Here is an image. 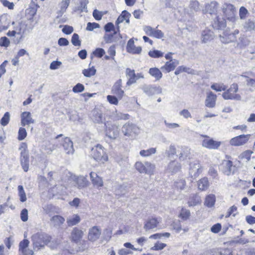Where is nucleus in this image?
<instances>
[{
    "mask_svg": "<svg viewBox=\"0 0 255 255\" xmlns=\"http://www.w3.org/2000/svg\"><path fill=\"white\" fill-rule=\"evenodd\" d=\"M130 14L125 10H123L120 15L118 17L116 21V27L112 22H108L104 26V30L106 32H113L112 34H108L105 36V40L106 43H111L113 42L114 35L120 33L119 24L126 20L127 23L129 22V17Z\"/></svg>",
    "mask_w": 255,
    "mask_h": 255,
    "instance_id": "nucleus-1",
    "label": "nucleus"
},
{
    "mask_svg": "<svg viewBox=\"0 0 255 255\" xmlns=\"http://www.w3.org/2000/svg\"><path fill=\"white\" fill-rule=\"evenodd\" d=\"M111 93L107 96V101L111 105L117 106L119 100H122L125 95L123 89V81L121 79L117 80L111 88Z\"/></svg>",
    "mask_w": 255,
    "mask_h": 255,
    "instance_id": "nucleus-2",
    "label": "nucleus"
},
{
    "mask_svg": "<svg viewBox=\"0 0 255 255\" xmlns=\"http://www.w3.org/2000/svg\"><path fill=\"white\" fill-rule=\"evenodd\" d=\"M91 155L100 163H104L108 160V156L105 149L100 144H98L91 150Z\"/></svg>",
    "mask_w": 255,
    "mask_h": 255,
    "instance_id": "nucleus-3",
    "label": "nucleus"
},
{
    "mask_svg": "<svg viewBox=\"0 0 255 255\" xmlns=\"http://www.w3.org/2000/svg\"><path fill=\"white\" fill-rule=\"evenodd\" d=\"M239 86L237 83L231 85L229 88L226 89L222 94V97L225 100H240L241 96L238 93Z\"/></svg>",
    "mask_w": 255,
    "mask_h": 255,
    "instance_id": "nucleus-4",
    "label": "nucleus"
},
{
    "mask_svg": "<svg viewBox=\"0 0 255 255\" xmlns=\"http://www.w3.org/2000/svg\"><path fill=\"white\" fill-rule=\"evenodd\" d=\"M135 169L141 173L152 174L155 169V165L149 162L146 161L143 163L141 161H137L134 164Z\"/></svg>",
    "mask_w": 255,
    "mask_h": 255,
    "instance_id": "nucleus-5",
    "label": "nucleus"
},
{
    "mask_svg": "<svg viewBox=\"0 0 255 255\" xmlns=\"http://www.w3.org/2000/svg\"><path fill=\"white\" fill-rule=\"evenodd\" d=\"M200 136L203 138L201 144L204 147L210 149H217L221 145V141L215 140L207 135L201 134Z\"/></svg>",
    "mask_w": 255,
    "mask_h": 255,
    "instance_id": "nucleus-6",
    "label": "nucleus"
},
{
    "mask_svg": "<svg viewBox=\"0 0 255 255\" xmlns=\"http://www.w3.org/2000/svg\"><path fill=\"white\" fill-rule=\"evenodd\" d=\"M138 128L134 124L129 123L124 125L122 128V133L125 136L132 137L137 134Z\"/></svg>",
    "mask_w": 255,
    "mask_h": 255,
    "instance_id": "nucleus-7",
    "label": "nucleus"
},
{
    "mask_svg": "<svg viewBox=\"0 0 255 255\" xmlns=\"http://www.w3.org/2000/svg\"><path fill=\"white\" fill-rule=\"evenodd\" d=\"M251 134H241L231 139L230 143L234 146H241L247 143L250 138Z\"/></svg>",
    "mask_w": 255,
    "mask_h": 255,
    "instance_id": "nucleus-8",
    "label": "nucleus"
},
{
    "mask_svg": "<svg viewBox=\"0 0 255 255\" xmlns=\"http://www.w3.org/2000/svg\"><path fill=\"white\" fill-rule=\"evenodd\" d=\"M105 133L110 139H116L119 135L118 126L115 124H108L105 128Z\"/></svg>",
    "mask_w": 255,
    "mask_h": 255,
    "instance_id": "nucleus-9",
    "label": "nucleus"
},
{
    "mask_svg": "<svg viewBox=\"0 0 255 255\" xmlns=\"http://www.w3.org/2000/svg\"><path fill=\"white\" fill-rule=\"evenodd\" d=\"M222 11L225 17L229 20L234 19L236 13V8L235 6L231 4L226 3L222 7Z\"/></svg>",
    "mask_w": 255,
    "mask_h": 255,
    "instance_id": "nucleus-10",
    "label": "nucleus"
},
{
    "mask_svg": "<svg viewBox=\"0 0 255 255\" xmlns=\"http://www.w3.org/2000/svg\"><path fill=\"white\" fill-rule=\"evenodd\" d=\"M101 235V230L98 226H95L91 228L88 232V239L91 242H95L99 239Z\"/></svg>",
    "mask_w": 255,
    "mask_h": 255,
    "instance_id": "nucleus-11",
    "label": "nucleus"
},
{
    "mask_svg": "<svg viewBox=\"0 0 255 255\" xmlns=\"http://www.w3.org/2000/svg\"><path fill=\"white\" fill-rule=\"evenodd\" d=\"M219 4L216 1H212L205 5L204 9L203 10L204 14L209 13L210 15H215L217 13Z\"/></svg>",
    "mask_w": 255,
    "mask_h": 255,
    "instance_id": "nucleus-12",
    "label": "nucleus"
},
{
    "mask_svg": "<svg viewBox=\"0 0 255 255\" xmlns=\"http://www.w3.org/2000/svg\"><path fill=\"white\" fill-rule=\"evenodd\" d=\"M126 50L127 52L132 54H139L142 51L141 46L136 47L133 38H130L127 43Z\"/></svg>",
    "mask_w": 255,
    "mask_h": 255,
    "instance_id": "nucleus-13",
    "label": "nucleus"
},
{
    "mask_svg": "<svg viewBox=\"0 0 255 255\" xmlns=\"http://www.w3.org/2000/svg\"><path fill=\"white\" fill-rule=\"evenodd\" d=\"M179 64L177 60H170L165 62V64L161 67V69L166 73H169L173 71Z\"/></svg>",
    "mask_w": 255,
    "mask_h": 255,
    "instance_id": "nucleus-14",
    "label": "nucleus"
},
{
    "mask_svg": "<svg viewBox=\"0 0 255 255\" xmlns=\"http://www.w3.org/2000/svg\"><path fill=\"white\" fill-rule=\"evenodd\" d=\"M160 219L155 217L149 218L144 223V229L145 230H149L157 228L159 224Z\"/></svg>",
    "mask_w": 255,
    "mask_h": 255,
    "instance_id": "nucleus-15",
    "label": "nucleus"
},
{
    "mask_svg": "<svg viewBox=\"0 0 255 255\" xmlns=\"http://www.w3.org/2000/svg\"><path fill=\"white\" fill-rule=\"evenodd\" d=\"M83 234V232L81 229L75 227L71 232V240L72 242L77 243L81 240Z\"/></svg>",
    "mask_w": 255,
    "mask_h": 255,
    "instance_id": "nucleus-16",
    "label": "nucleus"
},
{
    "mask_svg": "<svg viewBox=\"0 0 255 255\" xmlns=\"http://www.w3.org/2000/svg\"><path fill=\"white\" fill-rule=\"evenodd\" d=\"M217 95L212 92H209L207 94L205 100V106L208 108H214L216 105Z\"/></svg>",
    "mask_w": 255,
    "mask_h": 255,
    "instance_id": "nucleus-17",
    "label": "nucleus"
},
{
    "mask_svg": "<svg viewBox=\"0 0 255 255\" xmlns=\"http://www.w3.org/2000/svg\"><path fill=\"white\" fill-rule=\"evenodd\" d=\"M34 120L32 119L29 112H24L21 115V124L22 126L33 124Z\"/></svg>",
    "mask_w": 255,
    "mask_h": 255,
    "instance_id": "nucleus-18",
    "label": "nucleus"
},
{
    "mask_svg": "<svg viewBox=\"0 0 255 255\" xmlns=\"http://www.w3.org/2000/svg\"><path fill=\"white\" fill-rule=\"evenodd\" d=\"M20 163L22 169L25 172H27L29 169V155L28 153L23 152L20 155Z\"/></svg>",
    "mask_w": 255,
    "mask_h": 255,
    "instance_id": "nucleus-19",
    "label": "nucleus"
},
{
    "mask_svg": "<svg viewBox=\"0 0 255 255\" xmlns=\"http://www.w3.org/2000/svg\"><path fill=\"white\" fill-rule=\"evenodd\" d=\"M197 184L198 190L201 191L207 190L210 186L209 181L206 177H202L199 179L197 181Z\"/></svg>",
    "mask_w": 255,
    "mask_h": 255,
    "instance_id": "nucleus-20",
    "label": "nucleus"
},
{
    "mask_svg": "<svg viewBox=\"0 0 255 255\" xmlns=\"http://www.w3.org/2000/svg\"><path fill=\"white\" fill-rule=\"evenodd\" d=\"M90 175L92 182L95 186L99 188L103 186V182L102 178L99 177L96 173L91 172Z\"/></svg>",
    "mask_w": 255,
    "mask_h": 255,
    "instance_id": "nucleus-21",
    "label": "nucleus"
},
{
    "mask_svg": "<svg viewBox=\"0 0 255 255\" xmlns=\"http://www.w3.org/2000/svg\"><path fill=\"white\" fill-rule=\"evenodd\" d=\"M62 146L67 153H70L73 151V143L70 138L65 137L62 143Z\"/></svg>",
    "mask_w": 255,
    "mask_h": 255,
    "instance_id": "nucleus-22",
    "label": "nucleus"
},
{
    "mask_svg": "<svg viewBox=\"0 0 255 255\" xmlns=\"http://www.w3.org/2000/svg\"><path fill=\"white\" fill-rule=\"evenodd\" d=\"M71 0H62L59 3V10L57 12L58 16H61L63 14L66 12L68 7L69 5Z\"/></svg>",
    "mask_w": 255,
    "mask_h": 255,
    "instance_id": "nucleus-23",
    "label": "nucleus"
},
{
    "mask_svg": "<svg viewBox=\"0 0 255 255\" xmlns=\"http://www.w3.org/2000/svg\"><path fill=\"white\" fill-rule=\"evenodd\" d=\"M127 75L129 77V79L127 82V86H130L133 83H134L136 80V76L135 74L134 70H131L129 68L126 69Z\"/></svg>",
    "mask_w": 255,
    "mask_h": 255,
    "instance_id": "nucleus-24",
    "label": "nucleus"
},
{
    "mask_svg": "<svg viewBox=\"0 0 255 255\" xmlns=\"http://www.w3.org/2000/svg\"><path fill=\"white\" fill-rule=\"evenodd\" d=\"M148 73L156 81L159 80L162 77V72L159 69L156 67L150 68L149 69Z\"/></svg>",
    "mask_w": 255,
    "mask_h": 255,
    "instance_id": "nucleus-25",
    "label": "nucleus"
},
{
    "mask_svg": "<svg viewBox=\"0 0 255 255\" xmlns=\"http://www.w3.org/2000/svg\"><path fill=\"white\" fill-rule=\"evenodd\" d=\"M213 32L209 29H206L202 32V42L206 43L213 39Z\"/></svg>",
    "mask_w": 255,
    "mask_h": 255,
    "instance_id": "nucleus-26",
    "label": "nucleus"
},
{
    "mask_svg": "<svg viewBox=\"0 0 255 255\" xmlns=\"http://www.w3.org/2000/svg\"><path fill=\"white\" fill-rule=\"evenodd\" d=\"M213 27L216 29H221L225 28L226 26V21L225 19L220 20L219 16H216L213 23H212Z\"/></svg>",
    "mask_w": 255,
    "mask_h": 255,
    "instance_id": "nucleus-27",
    "label": "nucleus"
},
{
    "mask_svg": "<svg viewBox=\"0 0 255 255\" xmlns=\"http://www.w3.org/2000/svg\"><path fill=\"white\" fill-rule=\"evenodd\" d=\"M216 202V196L214 194H210L207 195L205 199L204 205L208 207H212Z\"/></svg>",
    "mask_w": 255,
    "mask_h": 255,
    "instance_id": "nucleus-28",
    "label": "nucleus"
},
{
    "mask_svg": "<svg viewBox=\"0 0 255 255\" xmlns=\"http://www.w3.org/2000/svg\"><path fill=\"white\" fill-rule=\"evenodd\" d=\"M191 216V213L189 210L182 207L178 215V217L183 221L189 220Z\"/></svg>",
    "mask_w": 255,
    "mask_h": 255,
    "instance_id": "nucleus-29",
    "label": "nucleus"
},
{
    "mask_svg": "<svg viewBox=\"0 0 255 255\" xmlns=\"http://www.w3.org/2000/svg\"><path fill=\"white\" fill-rule=\"evenodd\" d=\"M174 188L178 191H180L185 189L186 186V183L185 179H178L174 183Z\"/></svg>",
    "mask_w": 255,
    "mask_h": 255,
    "instance_id": "nucleus-30",
    "label": "nucleus"
},
{
    "mask_svg": "<svg viewBox=\"0 0 255 255\" xmlns=\"http://www.w3.org/2000/svg\"><path fill=\"white\" fill-rule=\"evenodd\" d=\"M80 221V217L77 214H74L67 220V223L68 226L72 227L78 224Z\"/></svg>",
    "mask_w": 255,
    "mask_h": 255,
    "instance_id": "nucleus-31",
    "label": "nucleus"
},
{
    "mask_svg": "<svg viewBox=\"0 0 255 255\" xmlns=\"http://www.w3.org/2000/svg\"><path fill=\"white\" fill-rule=\"evenodd\" d=\"M156 152V147H151L147 149H142L139 152V154L142 157H148L155 154Z\"/></svg>",
    "mask_w": 255,
    "mask_h": 255,
    "instance_id": "nucleus-32",
    "label": "nucleus"
},
{
    "mask_svg": "<svg viewBox=\"0 0 255 255\" xmlns=\"http://www.w3.org/2000/svg\"><path fill=\"white\" fill-rule=\"evenodd\" d=\"M108 53L109 55H105L104 59L107 60L110 59L114 60L116 53L115 45H113L111 46L108 49Z\"/></svg>",
    "mask_w": 255,
    "mask_h": 255,
    "instance_id": "nucleus-33",
    "label": "nucleus"
},
{
    "mask_svg": "<svg viewBox=\"0 0 255 255\" xmlns=\"http://www.w3.org/2000/svg\"><path fill=\"white\" fill-rule=\"evenodd\" d=\"M51 221L53 222L55 225L61 226L65 220L64 218L60 215H55L51 218Z\"/></svg>",
    "mask_w": 255,
    "mask_h": 255,
    "instance_id": "nucleus-34",
    "label": "nucleus"
},
{
    "mask_svg": "<svg viewBox=\"0 0 255 255\" xmlns=\"http://www.w3.org/2000/svg\"><path fill=\"white\" fill-rule=\"evenodd\" d=\"M225 163L226 170L225 172L227 175H230L231 173H234V172L232 171V167H235V166L233 165V162L231 160H224L223 162Z\"/></svg>",
    "mask_w": 255,
    "mask_h": 255,
    "instance_id": "nucleus-35",
    "label": "nucleus"
},
{
    "mask_svg": "<svg viewBox=\"0 0 255 255\" xmlns=\"http://www.w3.org/2000/svg\"><path fill=\"white\" fill-rule=\"evenodd\" d=\"M201 202L200 200L195 195L190 196L188 201V205L189 207L195 206Z\"/></svg>",
    "mask_w": 255,
    "mask_h": 255,
    "instance_id": "nucleus-36",
    "label": "nucleus"
},
{
    "mask_svg": "<svg viewBox=\"0 0 255 255\" xmlns=\"http://www.w3.org/2000/svg\"><path fill=\"white\" fill-rule=\"evenodd\" d=\"M211 88L216 92L224 91L227 89L226 86L223 83H214Z\"/></svg>",
    "mask_w": 255,
    "mask_h": 255,
    "instance_id": "nucleus-37",
    "label": "nucleus"
},
{
    "mask_svg": "<svg viewBox=\"0 0 255 255\" xmlns=\"http://www.w3.org/2000/svg\"><path fill=\"white\" fill-rule=\"evenodd\" d=\"M96 70L94 66L88 69H85L83 70L82 73L83 75L87 77H90L96 74Z\"/></svg>",
    "mask_w": 255,
    "mask_h": 255,
    "instance_id": "nucleus-38",
    "label": "nucleus"
},
{
    "mask_svg": "<svg viewBox=\"0 0 255 255\" xmlns=\"http://www.w3.org/2000/svg\"><path fill=\"white\" fill-rule=\"evenodd\" d=\"M78 188L86 187L88 185V181L84 177H78L76 179Z\"/></svg>",
    "mask_w": 255,
    "mask_h": 255,
    "instance_id": "nucleus-39",
    "label": "nucleus"
},
{
    "mask_svg": "<svg viewBox=\"0 0 255 255\" xmlns=\"http://www.w3.org/2000/svg\"><path fill=\"white\" fill-rule=\"evenodd\" d=\"M10 121V114L7 112L4 113V115L0 120V124L2 126H7Z\"/></svg>",
    "mask_w": 255,
    "mask_h": 255,
    "instance_id": "nucleus-40",
    "label": "nucleus"
},
{
    "mask_svg": "<svg viewBox=\"0 0 255 255\" xmlns=\"http://www.w3.org/2000/svg\"><path fill=\"white\" fill-rule=\"evenodd\" d=\"M148 55L153 58H158L163 57V53L158 50H153L148 52Z\"/></svg>",
    "mask_w": 255,
    "mask_h": 255,
    "instance_id": "nucleus-41",
    "label": "nucleus"
},
{
    "mask_svg": "<svg viewBox=\"0 0 255 255\" xmlns=\"http://www.w3.org/2000/svg\"><path fill=\"white\" fill-rule=\"evenodd\" d=\"M166 156L169 158L172 157L173 156L176 154V148L175 145H171L169 149L167 150L165 152Z\"/></svg>",
    "mask_w": 255,
    "mask_h": 255,
    "instance_id": "nucleus-42",
    "label": "nucleus"
},
{
    "mask_svg": "<svg viewBox=\"0 0 255 255\" xmlns=\"http://www.w3.org/2000/svg\"><path fill=\"white\" fill-rule=\"evenodd\" d=\"M18 190L20 201L22 202H25L27 198L24 189L22 185H19L18 186Z\"/></svg>",
    "mask_w": 255,
    "mask_h": 255,
    "instance_id": "nucleus-43",
    "label": "nucleus"
},
{
    "mask_svg": "<svg viewBox=\"0 0 255 255\" xmlns=\"http://www.w3.org/2000/svg\"><path fill=\"white\" fill-rule=\"evenodd\" d=\"M105 54V51L102 48H97L93 52V54L97 58H102Z\"/></svg>",
    "mask_w": 255,
    "mask_h": 255,
    "instance_id": "nucleus-44",
    "label": "nucleus"
},
{
    "mask_svg": "<svg viewBox=\"0 0 255 255\" xmlns=\"http://www.w3.org/2000/svg\"><path fill=\"white\" fill-rule=\"evenodd\" d=\"M27 136L26 129L23 128H20L18 132L17 138L19 140L24 139Z\"/></svg>",
    "mask_w": 255,
    "mask_h": 255,
    "instance_id": "nucleus-45",
    "label": "nucleus"
},
{
    "mask_svg": "<svg viewBox=\"0 0 255 255\" xmlns=\"http://www.w3.org/2000/svg\"><path fill=\"white\" fill-rule=\"evenodd\" d=\"M237 213V207L235 205L231 206L229 209L227 214L225 216L226 218H229L231 216L235 217Z\"/></svg>",
    "mask_w": 255,
    "mask_h": 255,
    "instance_id": "nucleus-46",
    "label": "nucleus"
},
{
    "mask_svg": "<svg viewBox=\"0 0 255 255\" xmlns=\"http://www.w3.org/2000/svg\"><path fill=\"white\" fill-rule=\"evenodd\" d=\"M71 42L73 45L75 46H80L81 45V41L78 34L74 33L71 38Z\"/></svg>",
    "mask_w": 255,
    "mask_h": 255,
    "instance_id": "nucleus-47",
    "label": "nucleus"
},
{
    "mask_svg": "<svg viewBox=\"0 0 255 255\" xmlns=\"http://www.w3.org/2000/svg\"><path fill=\"white\" fill-rule=\"evenodd\" d=\"M0 2L4 7H7L8 9L10 10L13 9L14 7L13 2H10L7 0H0Z\"/></svg>",
    "mask_w": 255,
    "mask_h": 255,
    "instance_id": "nucleus-48",
    "label": "nucleus"
},
{
    "mask_svg": "<svg viewBox=\"0 0 255 255\" xmlns=\"http://www.w3.org/2000/svg\"><path fill=\"white\" fill-rule=\"evenodd\" d=\"M10 45L9 40L5 36L1 37L0 38V46L7 47Z\"/></svg>",
    "mask_w": 255,
    "mask_h": 255,
    "instance_id": "nucleus-49",
    "label": "nucleus"
},
{
    "mask_svg": "<svg viewBox=\"0 0 255 255\" xmlns=\"http://www.w3.org/2000/svg\"><path fill=\"white\" fill-rule=\"evenodd\" d=\"M84 86L81 83H78L73 88V91L74 93H80L84 90Z\"/></svg>",
    "mask_w": 255,
    "mask_h": 255,
    "instance_id": "nucleus-50",
    "label": "nucleus"
},
{
    "mask_svg": "<svg viewBox=\"0 0 255 255\" xmlns=\"http://www.w3.org/2000/svg\"><path fill=\"white\" fill-rule=\"evenodd\" d=\"M248 11L246 7L242 6L240 8L239 15L241 19H245L247 17Z\"/></svg>",
    "mask_w": 255,
    "mask_h": 255,
    "instance_id": "nucleus-51",
    "label": "nucleus"
},
{
    "mask_svg": "<svg viewBox=\"0 0 255 255\" xmlns=\"http://www.w3.org/2000/svg\"><path fill=\"white\" fill-rule=\"evenodd\" d=\"M99 24L96 22H88L87 25L86 30L88 31H92L94 29L99 28Z\"/></svg>",
    "mask_w": 255,
    "mask_h": 255,
    "instance_id": "nucleus-52",
    "label": "nucleus"
},
{
    "mask_svg": "<svg viewBox=\"0 0 255 255\" xmlns=\"http://www.w3.org/2000/svg\"><path fill=\"white\" fill-rule=\"evenodd\" d=\"M28 245H29V241L27 240H26V239L23 240L19 243V250H21L22 252H23L26 249V248L28 246Z\"/></svg>",
    "mask_w": 255,
    "mask_h": 255,
    "instance_id": "nucleus-53",
    "label": "nucleus"
},
{
    "mask_svg": "<svg viewBox=\"0 0 255 255\" xmlns=\"http://www.w3.org/2000/svg\"><path fill=\"white\" fill-rule=\"evenodd\" d=\"M222 229L221 224L220 223H217L214 225L211 228V231L213 233H218Z\"/></svg>",
    "mask_w": 255,
    "mask_h": 255,
    "instance_id": "nucleus-54",
    "label": "nucleus"
},
{
    "mask_svg": "<svg viewBox=\"0 0 255 255\" xmlns=\"http://www.w3.org/2000/svg\"><path fill=\"white\" fill-rule=\"evenodd\" d=\"M154 29L151 27L150 26H145L143 27V30L145 33L149 36H152Z\"/></svg>",
    "mask_w": 255,
    "mask_h": 255,
    "instance_id": "nucleus-55",
    "label": "nucleus"
},
{
    "mask_svg": "<svg viewBox=\"0 0 255 255\" xmlns=\"http://www.w3.org/2000/svg\"><path fill=\"white\" fill-rule=\"evenodd\" d=\"M20 219L23 222L28 220V211L26 209H23L21 211Z\"/></svg>",
    "mask_w": 255,
    "mask_h": 255,
    "instance_id": "nucleus-56",
    "label": "nucleus"
},
{
    "mask_svg": "<svg viewBox=\"0 0 255 255\" xmlns=\"http://www.w3.org/2000/svg\"><path fill=\"white\" fill-rule=\"evenodd\" d=\"M166 247V244L162 243H156L152 248V249L155 251L161 250Z\"/></svg>",
    "mask_w": 255,
    "mask_h": 255,
    "instance_id": "nucleus-57",
    "label": "nucleus"
},
{
    "mask_svg": "<svg viewBox=\"0 0 255 255\" xmlns=\"http://www.w3.org/2000/svg\"><path fill=\"white\" fill-rule=\"evenodd\" d=\"M93 17L97 20H100L102 19L103 14L102 12L97 9H95L93 12Z\"/></svg>",
    "mask_w": 255,
    "mask_h": 255,
    "instance_id": "nucleus-58",
    "label": "nucleus"
},
{
    "mask_svg": "<svg viewBox=\"0 0 255 255\" xmlns=\"http://www.w3.org/2000/svg\"><path fill=\"white\" fill-rule=\"evenodd\" d=\"M73 31V27L68 25H65L62 29V32L66 34H70L72 33Z\"/></svg>",
    "mask_w": 255,
    "mask_h": 255,
    "instance_id": "nucleus-59",
    "label": "nucleus"
},
{
    "mask_svg": "<svg viewBox=\"0 0 255 255\" xmlns=\"http://www.w3.org/2000/svg\"><path fill=\"white\" fill-rule=\"evenodd\" d=\"M164 34L161 30L155 29L152 37L159 39L162 38Z\"/></svg>",
    "mask_w": 255,
    "mask_h": 255,
    "instance_id": "nucleus-60",
    "label": "nucleus"
},
{
    "mask_svg": "<svg viewBox=\"0 0 255 255\" xmlns=\"http://www.w3.org/2000/svg\"><path fill=\"white\" fill-rule=\"evenodd\" d=\"M253 153V152L252 150H246L243 153V157L249 161L251 159V155Z\"/></svg>",
    "mask_w": 255,
    "mask_h": 255,
    "instance_id": "nucleus-61",
    "label": "nucleus"
},
{
    "mask_svg": "<svg viewBox=\"0 0 255 255\" xmlns=\"http://www.w3.org/2000/svg\"><path fill=\"white\" fill-rule=\"evenodd\" d=\"M247 126L246 125H239L233 127V129L235 130H240L242 132L246 131L247 130Z\"/></svg>",
    "mask_w": 255,
    "mask_h": 255,
    "instance_id": "nucleus-62",
    "label": "nucleus"
},
{
    "mask_svg": "<svg viewBox=\"0 0 255 255\" xmlns=\"http://www.w3.org/2000/svg\"><path fill=\"white\" fill-rule=\"evenodd\" d=\"M61 65V62L58 61H54L50 64V68L55 70L57 69Z\"/></svg>",
    "mask_w": 255,
    "mask_h": 255,
    "instance_id": "nucleus-63",
    "label": "nucleus"
},
{
    "mask_svg": "<svg viewBox=\"0 0 255 255\" xmlns=\"http://www.w3.org/2000/svg\"><path fill=\"white\" fill-rule=\"evenodd\" d=\"M246 220L247 222L250 225L255 224V217L251 215L247 216L246 217Z\"/></svg>",
    "mask_w": 255,
    "mask_h": 255,
    "instance_id": "nucleus-64",
    "label": "nucleus"
}]
</instances>
